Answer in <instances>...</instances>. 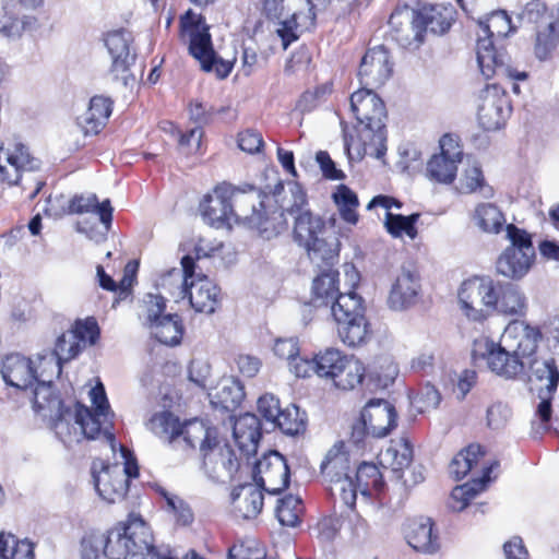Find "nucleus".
<instances>
[{
    "mask_svg": "<svg viewBox=\"0 0 559 559\" xmlns=\"http://www.w3.org/2000/svg\"><path fill=\"white\" fill-rule=\"evenodd\" d=\"M280 27L276 29L277 35L281 37L283 43V48L287 49L288 46L298 39V35L296 29L298 27L297 23V13H293L288 17H283L282 20H277Z\"/></svg>",
    "mask_w": 559,
    "mask_h": 559,
    "instance_id": "774afa93",
    "label": "nucleus"
},
{
    "mask_svg": "<svg viewBox=\"0 0 559 559\" xmlns=\"http://www.w3.org/2000/svg\"><path fill=\"white\" fill-rule=\"evenodd\" d=\"M332 316L344 344L356 347L365 344L370 336L369 324L365 317L362 298L355 292L338 296L332 304Z\"/></svg>",
    "mask_w": 559,
    "mask_h": 559,
    "instance_id": "0eeeda50",
    "label": "nucleus"
},
{
    "mask_svg": "<svg viewBox=\"0 0 559 559\" xmlns=\"http://www.w3.org/2000/svg\"><path fill=\"white\" fill-rule=\"evenodd\" d=\"M203 467L210 478L218 480L226 476L231 478L239 468V461L235 455L234 450L227 443L212 448L205 452L203 456Z\"/></svg>",
    "mask_w": 559,
    "mask_h": 559,
    "instance_id": "b1692460",
    "label": "nucleus"
},
{
    "mask_svg": "<svg viewBox=\"0 0 559 559\" xmlns=\"http://www.w3.org/2000/svg\"><path fill=\"white\" fill-rule=\"evenodd\" d=\"M350 109L357 120L354 133L343 129L344 150L349 162H360L366 155L382 158L386 152V110L383 100L370 88L350 96Z\"/></svg>",
    "mask_w": 559,
    "mask_h": 559,
    "instance_id": "f257e3e1",
    "label": "nucleus"
},
{
    "mask_svg": "<svg viewBox=\"0 0 559 559\" xmlns=\"http://www.w3.org/2000/svg\"><path fill=\"white\" fill-rule=\"evenodd\" d=\"M451 26L450 21L435 5L424 7L412 12V34H414L415 49L418 48L425 38V33L436 35L444 34Z\"/></svg>",
    "mask_w": 559,
    "mask_h": 559,
    "instance_id": "4be33fe9",
    "label": "nucleus"
},
{
    "mask_svg": "<svg viewBox=\"0 0 559 559\" xmlns=\"http://www.w3.org/2000/svg\"><path fill=\"white\" fill-rule=\"evenodd\" d=\"M511 416L512 411L508 404L502 402H496L487 408V427L492 430H500L507 426Z\"/></svg>",
    "mask_w": 559,
    "mask_h": 559,
    "instance_id": "680f3d73",
    "label": "nucleus"
},
{
    "mask_svg": "<svg viewBox=\"0 0 559 559\" xmlns=\"http://www.w3.org/2000/svg\"><path fill=\"white\" fill-rule=\"evenodd\" d=\"M112 212L114 207L110 200L106 199L103 202H98L95 193L87 195L76 194L69 202L70 214L95 213L99 216V221L106 230H109L111 227Z\"/></svg>",
    "mask_w": 559,
    "mask_h": 559,
    "instance_id": "72a5a7b5",
    "label": "nucleus"
},
{
    "mask_svg": "<svg viewBox=\"0 0 559 559\" xmlns=\"http://www.w3.org/2000/svg\"><path fill=\"white\" fill-rule=\"evenodd\" d=\"M406 539L408 545L417 551L433 554L439 548V538L433 532V523L430 518L411 521L406 530Z\"/></svg>",
    "mask_w": 559,
    "mask_h": 559,
    "instance_id": "7c9ffc66",
    "label": "nucleus"
},
{
    "mask_svg": "<svg viewBox=\"0 0 559 559\" xmlns=\"http://www.w3.org/2000/svg\"><path fill=\"white\" fill-rule=\"evenodd\" d=\"M492 299L489 317L495 312L510 317H524L526 314V296L520 286L513 283L493 281Z\"/></svg>",
    "mask_w": 559,
    "mask_h": 559,
    "instance_id": "aec40b11",
    "label": "nucleus"
},
{
    "mask_svg": "<svg viewBox=\"0 0 559 559\" xmlns=\"http://www.w3.org/2000/svg\"><path fill=\"white\" fill-rule=\"evenodd\" d=\"M105 557L128 559L141 555L143 559H175L169 546H154L153 535L145 521L134 513L105 534Z\"/></svg>",
    "mask_w": 559,
    "mask_h": 559,
    "instance_id": "f03ea898",
    "label": "nucleus"
},
{
    "mask_svg": "<svg viewBox=\"0 0 559 559\" xmlns=\"http://www.w3.org/2000/svg\"><path fill=\"white\" fill-rule=\"evenodd\" d=\"M480 35L483 38L507 37L512 31L511 19L506 11L492 12L484 22L479 21Z\"/></svg>",
    "mask_w": 559,
    "mask_h": 559,
    "instance_id": "603ef678",
    "label": "nucleus"
},
{
    "mask_svg": "<svg viewBox=\"0 0 559 559\" xmlns=\"http://www.w3.org/2000/svg\"><path fill=\"white\" fill-rule=\"evenodd\" d=\"M100 464V471L97 472V464L94 462L92 466V475L95 489L99 497L108 503L122 501L128 492L129 483L121 471L119 464L105 465Z\"/></svg>",
    "mask_w": 559,
    "mask_h": 559,
    "instance_id": "a211bd4d",
    "label": "nucleus"
},
{
    "mask_svg": "<svg viewBox=\"0 0 559 559\" xmlns=\"http://www.w3.org/2000/svg\"><path fill=\"white\" fill-rule=\"evenodd\" d=\"M104 43L111 59L109 73L124 86L134 82L135 76L131 73V67L135 63L136 52L132 48L131 33L123 28L108 32Z\"/></svg>",
    "mask_w": 559,
    "mask_h": 559,
    "instance_id": "f8f14e48",
    "label": "nucleus"
},
{
    "mask_svg": "<svg viewBox=\"0 0 559 559\" xmlns=\"http://www.w3.org/2000/svg\"><path fill=\"white\" fill-rule=\"evenodd\" d=\"M477 62L483 76L487 80L493 76L510 78L525 80V72L514 75L509 66L510 57L503 48H497L491 38H483L478 35L476 45Z\"/></svg>",
    "mask_w": 559,
    "mask_h": 559,
    "instance_id": "2eb2a0df",
    "label": "nucleus"
},
{
    "mask_svg": "<svg viewBox=\"0 0 559 559\" xmlns=\"http://www.w3.org/2000/svg\"><path fill=\"white\" fill-rule=\"evenodd\" d=\"M365 376V367L358 360L346 357V362L342 367V372L334 379V385L342 390H352L360 384Z\"/></svg>",
    "mask_w": 559,
    "mask_h": 559,
    "instance_id": "5fc2aeb1",
    "label": "nucleus"
},
{
    "mask_svg": "<svg viewBox=\"0 0 559 559\" xmlns=\"http://www.w3.org/2000/svg\"><path fill=\"white\" fill-rule=\"evenodd\" d=\"M112 112V100L96 95L91 98L88 108L78 117L76 122L84 135H96L107 124Z\"/></svg>",
    "mask_w": 559,
    "mask_h": 559,
    "instance_id": "bb28decb",
    "label": "nucleus"
},
{
    "mask_svg": "<svg viewBox=\"0 0 559 559\" xmlns=\"http://www.w3.org/2000/svg\"><path fill=\"white\" fill-rule=\"evenodd\" d=\"M478 189L484 191V195L487 198L492 195V189L485 185V179L480 167L474 165L465 170L462 181V190L465 193H472Z\"/></svg>",
    "mask_w": 559,
    "mask_h": 559,
    "instance_id": "e2e57ef3",
    "label": "nucleus"
},
{
    "mask_svg": "<svg viewBox=\"0 0 559 559\" xmlns=\"http://www.w3.org/2000/svg\"><path fill=\"white\" fill-rule=\"evenodd\" d=\"M385 455L392 459V468L395 471L403 469L411 465L413 461V448L408 440L401 439L395 447H390Z\"/></svg>",
    "mask_w": 559,
    "mask_h": 559,
    "instance_id": "052dcab7",
    "label": "nucleus"
},
{
    "mask_svg": "<svg viewBox=\"0 0 559 559\" xmlns=\"http://www.w3.org/2000/svg\"><path fill=\"white\" fill-rule=\"evenodd\" d=\"M255 188L246 185L243 189L231 185L217 186L213 194L204 197L200 203V211L203 219L211 226L223 227L233 218L238 221L248 217V209L251 197H246L247 191H253Z\"/></svg>",
    "mask_w": 559,
    "mask_h": 559,
    "instance_id": "39448f33",
    "label": "nucleus"
},
{
    "mask_svg": "<svg viewBox=\"0 0 559 559\" xmlns=\"http://www.w3.org/2000/svg\"><path fill=\"white\" fill-rule=\"evenodd\" d=\"M530 379L537 384V392H556L559 369L554 358H534L530 362Z\"/></svg>",
    "mask_w": 559,
    "mask_h": 559,
    "instance_id": "c9c22d12",
    "label": "nucleus"
},
{
    "mask_svg": "<svg viewBox=\"0 0 559 559\" xmlns=\"http://www.w3.org/2000/svg\"><path fill=\"white\" fill-rule=\"evenodd\" d=\"M393 64L384 46H377L366 51L361 58L358 79L362 88L382 86L392 75Z\"/></svg>",
    "mask_w": 559,
    "mask_h": 559,
    "instance_id": "dca6fc26",
    "label": "nucleus"
},
{
    "mask_svg": "<svg viewBox=\"0 0 559 559\" xmlns=\"http://www.w3.org/2000/svg\"><path fill=\"white\" fill-rule=\"evenodd\" d=\"M304 513L302 500L293 495H287L278 500L276 518L284 526L296 527L301 522Z\"/></svg>",
    "mask_w": 559,
    "mask_h": 559,
    "instance_id": "09e8293b",
    "label": "nucleus"
},
{
    "mask_svg": "<svg viewBox=\"0 0 559 559\" xmlns=\"http://www.w3.org/2000/svg\"><path fill=\"white\" fill-rule=\"evenodd\" d=\"M1 559H34V544L27 539L20 540L9 533L0 534Z\"/></svg>",
    "mask_w": 559,
    "mask_h": 559,
    "instance_id": "a18cd8bd",
    "label": "nucleus"
},
{
    "mask_svg": "<svg viewBox=\"0 0 559 559\" xmlns=\"http://www.w3.org/2000/svg\"><path fill=\"white\" fill-rule=\"evenodd\" d=\"M476 225L488 234H499L506 225V217L500 209L492 203H481L475 209Z\"/></svg>",
    "mask_w": 559,
    "mask_h": 559,
    "instance_id": "37998d69",
    "label": "nucleus"
},
{
    "mask_svg": "<svg viewBox=\"0 0 559 559\" xmlns=\"http://www.w3.org/2000/svg\"><path fill=\"white\" fill-rule=\"evenodd\" d=\"M333 200L338 207L341 217L346 223L357 224L359 218L356 211L359 205L357 194L347 186L341 185L336 192L333 193Z\"/></svg>",
    "mask_w": 559,
    "mask_h": 559,
    "instance_id": "3c124183",
    "label": "nucleus"
},
{
    "mask_svg": "<svg viewBox=\"0 0 559 559\" xmlns=\"http://www.w3.org/2000/svg\"><path fill=\"white\" fill-rule=\"evenodd\" d=\"M408 7L396 9L389 19V25L394 32L396 41L405 48H414V34H412V12Z\"/></svg>",
    "mask_w": 559,
    "mask_h": 559,
    "instance_id": "a19ab883",
    "label": "nucleus"
},
{
    "mask_svg": "<svg viewBox=\"0 0 559 559\" xmlns=\"http://www.w3.org/2000/svg\"><path fill=\"white\" fill-rule=\"evenodd\" d=\"M90 395L94 409L78 402L75 404L74 421L80 426L86 439H96L100 433H104L111 450L115 451L116 438L109 430V427H111L110 418L114 414L110 411L104 385L99 383L92 388Z\"/></svg>",
    "mask_w": 559,
    "mask_h": 559,
    "instance_id": "6e6552de",
    "label": "nucleus"
},
{
    "mask_svg": "<svg viewBox=\"0 0 559 559\" xmlns=\"http://www.w3.org/2000/svg\"><path fill=\"white\" fill-rule=\"evenodd\" d=\"M183 423L169 411L154 414L147 423V428L164 442L169 444L180 442Z\"/></svg>",
    "mask_w": 559,
    "mask_h": 559,
    "instance_id": "e433bc0d",
    "label": "nucleus"
},
{
    "mask_svg": "<svg viewBox=\"0 0 559 559\" xmlns=\"http://www.w3.org/2000/svg\"><path fill=\"white\" fill-rule=\"evenodd\" d=\"M511 112L508 94L497 84H487L479 92L477 118L486 131L500 129Z\"/></svg>",
    "mask_w": 559,
    "mask_h": 559,
    "instance_id": "ddd939ff",
    "label": "nucleus"
},
{
    "mask_svg": "<svg viewBox=\"0 0 559 559\" xmlns=\"http://www.w3.org/2000/svg\"><path fill=\"white\" fill-rule=\"evenodd\" d=\"M181 26L189 32V52L200 62L201 69L205 72L214 71L218 79L227 78L231 72L234 62L222 59L214 51L205 19L189 11L181 19Z\"/></svg>",
    "mask_w": 559,
    "mask_h": 559,
    "instance_id": "423d86ee",
    "label": "nucleus"
},
{
    "mask_svg": "<svg viewBox=\"0 0 559 559\" xmlns=\"http://www.w3.org/2000/svg\"><path fill=\"white\" fill-rule=\"evenodd\" d=\"M233 436L239 450L246 455L255 454L261 439V423L257 415L246 413L234 421Z\"/></svg>",
    "mask_w": 559,
    "mask_h": 559,
    "instance_id": "cd10ccee",
    "label": "nucleus"
},
{
    "mask_svg": "<svg viewBox=\"0 0 559 559\" xmlns=\"http://www.w3.org/2000/svg\"><path fill=\"white\" fill-rule=\"evenodd\" d=\"M262 488L252 484H243L231 492L234 510L243 519H254L262 511L264 497Z\"/></svg>",
    "mask_w": 559,
    "mask_h": 559,
    "instance_id": "2f4dec72",
    "label": "nucleus"
},
{
    "mask_svg": "<svg viewBox=\"0 0 559 559\" xmlns=\"http://www.w3.org/2000/svg\"><path fill=\"white\" fill-rule=\"evenodd\" d=\"M7 160L13 174L0 165L1 180L7 181L9 186H21L24 190L34 187L28 195L29 200H34L45 186L44 178L38 175L40 160L31 156L28 148L22 143L14 145V150L8 153Z\"/></svg>",
    "mask_w": 559,
    "mask_h": 559,
    "instance_id": "1a4fd4ad",
    "label": "nucleus"
},
{
    "mask_svg": "<svg viewBox=\"0 0 559 559\" xmlns=\"http://www.w3.org/2000/svg\"><path fill=\"white\" fill-rule=\"evenodd\" d=\"M418 218V213L404 216L402 214H393L391 212H386L384 225L388 233L395 238L406 234L409 238L414 239L417 236L415 224Z\"/></svg>",
    "mask_w": 559,
    "mask_h": 559,
    "instance_id": "864d4df0",
    "label": "nucleus"
},
{
    "mask_svg": "<svg viewBox=\"0 0 559 559\" xmlns=\"http://www.w3.org/2000/svg\"><path fill=\"white\" fill-rule=\"evenodd\" d=\"M479 444H469L461 450L451 461L449 473L455 480L463 479L484 456Z\"/></svg>",
    "mask_w": 559,
    "mask_h": 559,
    "instance_id": "79ce46f5",
    "label": "nucleus"
},
{
    "mask_svg": "<svg viewBox=\"0 0 559 559\" xmlns=\"http://www.w3.org/2000/svg\"><path fill=\"white\" fill-rule=\"evenodd\" d=\"M419 289L418 274L408 269H402L390 290L389 307L393 310L409 308L416 302Z\"/></svg>",
    "mask_w": 559,
    "mask_h": 559,
    "instance_id": "393cba45",
    "label": "nucleus"
},
{
    "mask_svg": "<svg viewBox=\"0 0 559 559\" xmlns=\"http://www.w3.org/2000/svg\"><path fill=\"white\" fill-rule=\"evenodd\" d=\"M320 469L325 479L333 484L352 478L348 455L336 447L326 453Z\"/></svg>",
    "mask_w": 559,
    "mask_h": 559,
    "instance_id": "4c0bfd02",
    "label": "nucleus"
},
{
    "mask_svg": "<svg viewBox=\"0 0 559 559\" xmlns=\"http://www.w3.org/2000/svg\"><path fill=\"white\" fill-rule=\"evenodd\" d=\"M290 471L283 454L270 451L253 467V480L264 491L277 495L289 485Z\"/></svg>",
    "mask_w": 559,
    "mask_h": 559,
    "instance_id": "4468645a",
    "label": "nucleus"
},
{
    "mask_svg": "<svg viewBox=\"0 0 559 559\" xmlns=\"http://www.w3.org/2000/svg\"><path fill=\"white\" fill-rule=\"evenodd\" d=\"M245 388L237 379L226 380L216 392L211 403L225 412L236 411L245 399Z\"/></svg>",
    "mask_w": 559,
    "mask_h": 559,
    "instance_id": "ea45409f",
    "label": "nucleus"
},
{
    "mask_svg": "<svg viewBox=\"0 0 559 559\" xmlns=\"http://www.w3.org/2000/svg\"><path fill=\"white\" fill-rule=\"evenodd\" d=\"M506 230L507 237L511 243L504 250L511 251L513 249L514 251L535 255L532 237L526 230L519 228L513 224L507 225Z\"/></svg>",
    "mask_w": 559,
    "mask_h": 559,
    "instance_id": "13d9d810",
    "label": "nucleus"
},
{
    "mask_svg": "<svg viewBox=\"0 0 559 559\" xmlns=\"http://www.w3.org/2000/svg\"><path fill=\"white\" fill-rule=\"evenodd\" d=\"M183 297L188 296L191 307L197 312L213 313L218 305L219 288L207 278L191 282L182 287Z\"/></svg>",
    "mask_w": 559,
    "mask_h": 559,
    "instance_id": "c85d7f7f",
    "label": "nucleus"
},
{
    "mask_svg": "<svg viewBox=\"0 0 559 559\" xmlns=\"http://www.w3.org/2000/svg\"><path fill=\"white\" fill-rule=\"evenodd\" d=\"M557 44V35L555 33V26L552 23H549L548 26L537 33L536 44H535V55L539 60H545L551 52V50L556 47Z\"/></svg>",
    "mask_w": 559,
    "mask_h": 559,
    "instance_id": "69168bd1",
    "label": "nucleus"
},
{
    "mask_svg": "<svg viewBox=\"0 0 559 559\" xmlns=\"http://www.w3.org/2000/svg\"><path fill=\"white\" fill-rule=\"evenodd\" d=\"M499 465L498 462L483 467V475L479 478L473 479L461 486H456L452 491V498L462 502L460 510L467 507L468 501L473 499L478 492L484 490L486 484L490 480V474Z\"/></svg>",
    "mask_w": 559,
    "mask_h": 559,
    "instance_id": "de8ad7c7",
    "label": "nucleus"
},
{
    "mask_svg": "<svg viewBox=\"0 0 559 559\" xmlns=\"http://www.w3.org/2000/svg\"><path fill=\"white\" fill-rule=\"evenodd\" d=\"M342 294L338 292V272L330 265L323 270L312 283L311 305L313 307H329Z\"/></svg>",
    "mask_w": 559,
    "mask_h": 559,
    "instance_id": "473e14b6",
    "label": "nucleus"
},
{
    "mask_svg": "<svg viewBox=\"0 0 559 559\" xmlns=\"http://www.w3.org/2000/svg\"><path fill=\"white\" fill-rule=\"evenodd\" d=\"M26 24L27 22L14 14L8 4L3 7V14L0 16V33L7 37H19Z\"/></svg>",
    "mask_w": 559,
    "mask_h": 559,
    "instance_id": "0e129e2a",
    "label": "nucleus"
},
{
    "mask_svg": "<svg viewBox=\"0 0 559 559\" xmlns=\"http://www.w3.org/2000/svg\"><path fill=\"white\" fill-rule=\"evenodd\" d=\"M535 255L526 254L513 249L503 250L496 262L498 274L513 280H522L531 270Z\"/></svg>",
    "mask_w": 559,
    "mask_h": 559,
    "instance_id": "f704fd0d",
    "label": "nucleus"
},
{
    "mask_svg": "<svg viewBox=\"0 0 559 559\" xmlns=\"http://www.w3.org/2000/svg\"><path fill=\"white\" fill-rule=\"evenodd\" d=\"M289 203H292V195L289 199L284 198L274 210L266 211L264 200L259 202L261 209L258 210L254 202L250 199L248 204L250 210L248 209V217H245V219H248L249 224L255 227L262 237L271 239L287 230L288 223L285 217L287 211L284 207Z\"/></svg>",
    "mask_w": 559,
    "mask_h": 559,
    "instance_id": "f3484780",
    "label": "nucleus"
},
{
    "mask_svg": "<svg viewBox=\"0 0 559 559\" xmlns=\"http://www.w3.org/2000/svg\"><path fill=\"white\" fill-rule=\"evenodd\" d=\"M346 355L338 349L328 348L316 356L317 374L321 378H330L334 381L336 376L342 372V367L346 362Z\"/></svg>",
    "mask_w": 559,
    "mask_h": 559,
    "instance_id": "8fccbe9b",
    "label": "nucleus"
},
{
    "mask_svg": "<svg viewBox=\"0 0 559 559\" xmlns=\"http://www.w3.org/2000/svg\"><path fill=\"white\" fill-rule=\"evenodd\" d=\"M356 484L362 495H367L370 487L378 488L382 484L379 468L372 463H361L355 473Z\"/></svg>",
    "mask_w": 559,
    "mask_h": 559,
    "instance_id": "6e6d98bb",
    "label": "nucleus"
},
{
    "mask_svg": "<svg viewBox=\"0 0 559 559\" xmlns=\"http://www.w3.org/2000/svg\"><path fill=\"white\" fill-rule=\"evenodd\" d=\"M150 329L159 343L170 346L178 345L183 334V325L177 313L165 314L159 321L152 323Z\"/></svg>",
    "mask_w": 559,
    "mask_h": 559,
    "instance_id": "58836bf2",
    "label": "nucleus"
},
{
    "mask_svg": "<svg viewBox=\"0 0 559 559\" xmlns=\"http://www.w3.org/2000/svg\"><path fill=\"white\" fill-rule=\"evenodd\" d=\"M229 559H265L264 547L255 539L248 538L234 545L228 552Z\"/></svg>",
    "mask_w": 559,
    "mask_h": 559,
    "instance_id": "bf43d9fd",
    "label": "nucleus"
},
{
    "mask_svg": "<svg viewBox=\"0 0 559 559\" xmlns=\"http://www.w3.org/2000/svg\"><path fill=\"white\" fill-rule=\"evenodd\" d=\"M493 281L489 276H474L462 283L459 302L468 320L484 322L489 318L490 304L493 301Z\"/></svg>",
    "mask_w": 559,
    "mask_h": 559,
    "instance_id": "9b49d317",
    "label": "nucleus"
},
{
    "mask_svg": "<svg viewBox=\"0 0 559 559\" xmlns=\"http://www.w3.org/2000/svg\"><path fill=\"white\" fill-rule=\"evenodd\" d=\"M105 534L92 531L86 533L81 540L82 559H100L105 557Z\"/></svg>",
    "mask_w": 559,
    "mask_h": 559,
    "instance_id": "4d7b16f0",
    "label": "nucleus"
},
{
    "mask_svg": "<svg viewBox=\"0 0 559 559\" xmlns=\"http://www.w3.org/2000/svg\"><path fill=\"white\" fill-rule=\"evenodd\" d=\"M1 376L8 385L21 390L29 388L38 377L33 361L21 354H10L3 359Z\"/></svg>",
    "mask_w": 559,
    "mask_h": 559,
    "instance_id": "5701e85b",
    "label": "nucleus"
},
{
    "mask_svg": "<svg viewBox=\"0 0 559 559\" xmlns=\"http://www.w3.org/2000/svg\"><path fill=\"white\" fill-rule=\"evenodd\" d=\"M99 333L97 321L88 317L85 320H76L71 330L57 338L52 356L56 359L58 376L61 373L62 364L75 358L87 344L94 345Z\"/></svg>",
    "mask_w": 559,
    "mask_h": 559,
    "instance_id": "9d476101",
    "label": "nucleus"
},
{
    "mask_svg": "<svg viewBox=\"0 0 559 559\" xmlns=\"http://www.w3.org/2000/svg\"><path fill=\"white\" fill-rule=\"evenodd\" d=\"M156 492L164 498L165 500V509L167 512H170L175 519L176 523L182 526L190 525L194 520V514L190 508V506L180 497L175 493L167 491L162 486H156Z\"/></svg>",
    "mask_w": 559,
    "mask_h": 559,
    "instance_id": "49530a36",
    "label": "nucleus"
},
{
    "mask_svg": "<svg viewBox=\"0 0 559 559\" xmlns=\"http://www.w3.org/2000/svg\"><path fill=\"white\" fill-rule=\"evenodd\" d=\"M292 203L285 205L287 215L294 219L293 235L295 241L304 247L312 261H328L333 258L323 238L324 221L308 207L307 194L298 182L288 183Z\"/></svg>",
    "mask_w": 559,
    "mask_h": 559,
    "instance_id": "7ed1b4c3",
    "label": "nucleus"
},
{
    "mask_svg": "<svg viewBox=\"0 0 559 559\" xmlns=\"http://www.w3.org/2000/svg\"><path fill=\"white\" fill-rule=\"evenodd\" d=\"M281 409L280 401L273 394L266 393L258 400V412L266 421H270L273 425L275 424Z\"/></svg>",
    "mask_w": 559,
    "mask_h": 559,
    "instance_id": "338daca9",
    "label": "nucleus"
},
{
    "mask_svg": "<svg viewBox=\"0 0 559 559\" xmlns=\"http://www.w3.org/2000/svg\"><path fill=\"white\" fill-rule=\"evenodd\" d=\"M37 385L34 390L33 406L36 411L49 409L56 411L57 418L55 420V429L58 435L67 426V416L71 415V411L64 407L63 402L56 394L52 382L39 380L37 377Z\"/></svg>",
    "mask_w": 559,
    "mask_h": 559,
    "instance_id": "a878e982",
    "label": "nucleus"
},
{
    "mask_svg": "<svg viewBox=\"0 0 559 559\" xmlns=\"http://www.w3.org/2000/svg\"><path fill=\"white\" fill-rule=\"evenodd\" d=\"M180 441L183 442L185 449H195L199 444L203 456L218 442L216 429L206 427L202 420L197 418L183 421Z\"/></svg>",
    "mask_w": 559,
    "mask_h": 559,
    "instance_id": "c756f323",
    "label": "nucleus"
},
{
    "mask_svg": "<svg viewBox=\"0 0 559 559\" xmlns=\"http://www.w3.org/2000/svg\"><path fill=\"white\" fill-rule=\"evenodd\" d=\"M522 332L515 346L502 345L492 341L486 342L484 357L488 368L499 377L507 380L516 379L524 373L523 359L531 358L537 350L542 340L540 330L524 322L521 323Z\"/></svg>",
    "mask_w": 559,
    "mask_h": 559,
    "instance_id": "20e7f679",
    "label": "nucleus"
},
{
    "mask_svg": "<svg viewBox=\"0 0 559 559\" xmlns=\"http://www.w3.org/2000/svg\"><path fill=\"white\" fill-rule=\"evenodd\" d=\"M288 436H297L305 432L307 428V414L295 405L290 404L285 408H282L280 415L274 424Z\"/></svg>",
    "mask_w": 559,
    "mask_h": 559,
    "instance_id": "c03bdc74",
    "label": "nucleus"
},
{
    "mask_svg": "<svg viewBox=\"0 0 559 559\" xmlns=\"http://www.w3.org/2000/svg\"><path fill=\"white\" fill-rule=\"evenodd\" d=\"M361 417L368 424L371 437L381 439L396 427L397 413L395 407L383 399H371L364 406Z\"/></svg>",
    "mask_w": 559,
    "mask_h": 559,
    "instance_id": "412c9836",
    "label": "nucleus"
},
{
    "mask_svg": "<svg viewBox=\"0 0 559 559\" xmlns=\"http://www.w3.org/2000/svg\"><path fill=\"white\" fill-rule=\"evenodd\" d=\"M452 145V139L444 135L440 140L439 154H435L427 163V177L439 183L450 185L456 178L457 165L462 162L463 152L456 145Z\"/></svg>",
    "mask_w": 559,
    "mask_h": 559,
    "instance_id": "6ab92c4d",
    "label": "nucleus"
}]
</instances>
